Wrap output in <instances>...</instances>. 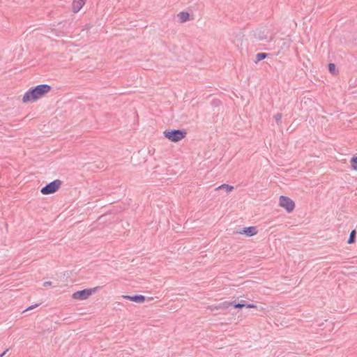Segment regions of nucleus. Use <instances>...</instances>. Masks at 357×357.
<instances>
[{
  "mask_svg": "<svg viewBox=\"0 0 357 357\" xmlns=\"http://www.w3.org/2000/svg\"><path fill=\"white\" fill-rule=\"evenodd\" d=\"M123 297L125 299H127V300H129V301L137 303H143L146 300L145 296L143 295H133V296L126 295V296H123Z\"/></svg>",
  "mask_w": 357,
  "mask_h": 357,
  "instance_id": "obj_7",
  "label": "nucleus"
},
{
  "mask_svg": "<svg viewBox=\"0 0 357 357\" xmlns=\"http://www.w3.org/2000/svg\"><path fill=\"white\" fill-rule=\"evenodd\" d=\"M282 115L281 113H277L275 116H274V119L277 123V124H280L281 123V120H282Z\"/></svg>",
  "mask_w": 357,
  "mask_h": 357,
  "instance_id": "obj_18",
  "label": "nucleus"
},
{
  "mask_svg": "<svg viewBox=\"0 0 357 357\" xmlns=\"http://www.w3.org/2000/svg\"><path fill=\"white\" fill-rule=\"evenodd\" d=\"M255 36L258 40L265 41L267 43L272 41L273 39V34H268V32L265 33L264 31H261L256 32Z\"/></svg>",
  "mask_w": 357,
  "mask_h": 357,
  "instance_id": "obj_6",
  "label": "nucleus"
},
{
  "mask_svg": "<svg viewBox=\"0 0 357 357\" xmlns=\"http://www.w3.org/2000/svg\"><path fill=\"white\" fill-rule=\"evenodd\" d=\"M180 22L183 23L189 20L190 15L188 12L182 11L178 14Z\"/></svg>",
  "mask_w": 357,
  "mask_h": 357,
  "instance_id": "obj_12",
  "label": "nucleus"
},
{
  "mask_svg": "<svg viewBox=\"0 0 357 357\" xmlns=\"http://www.w3.org/2000/svg\"><path fill=\"white\" fill-rule=\"evenodd\" d=\"M247 307V308H256L257 306L254 304H246L245 301H241L240 303H238L237 304H234V307L238 308V309H242L243 307Z\"/></svg>",
  "mask_w": 357,
  "mask_h": 357,
  "instance_id": "obj_10",
  "label": "nucleus"
},
{
  "mask_svg": "<svg viewBox=\"0 0 357 357\" xmlns=\"http://www.w3.org/2000/svg\"><path fill=\"white\" fill-rule=\"evenodd\" d=\"M238 303H236V301H233V302H228V301H225L222 303H220L218 305L215 306V307L216 309H227L229 308L230 306H233L234 307V304H237Z\"/></svg>",
  "mask_w": 357,
  "mask_h": 357,
  "instance_id": "obj_11",
  "label": "nucleus"
},
{
  "mask_svg": "<svg viewBox=\"0 0 357 357\" xmlns=\"http://www.w3.org/2000/svg\"><path fill=\"white\" fill-rule=\"evenodd\" d=\"M219 189H225V190L227 192H230L234 189V187L231 185H229L228 184L224 183L216 188V190H219Z\"/></svg>",
  "mask_w": 357,
  "mask_h": 357,
  "instance_id": "obj_15",
  "label": "nucleus"
},
{
  "mask_svg": "<svg viewBox=\"0 0 357 357\" xmlns=\"http://www.w3.org/2000/svg\"><path fill=\"white\" fill-rule=\"evenodd\" d=\"M86 0H73V11L77 13L85 4Z\"/></svg>",
  "mask_w": 357,
  "mask_h": 357,
  "instance_id": "obj_9",
  "label": "nucleus"
},
{
  "mask_svg": "<svg viewBox=\"0 0 357 357\" xmlns=\"http://www.w3.org/2000/svg\"><path fill=\"white\" fill-rule=\"evenodd\" d=\"M39 305V304H36V305H31L29 306V307H27L25 311H27V310H32L36 307H38Z\"/></svg>",
  "mask_w": 357,
  "mask_h": 357,
  "instance_id": "obj_19",
  "label": "nucleus"
},
{
  "mask_svg": "<svg viewBox=\"0 0 357 357\" xmlns=\"http://www.w3.org/2000/svg\"><path fill=\"white\" fill-rule=\"evenodd\" d=\"M279 205L285 208L288 213H291L295 208L294 202L288 197L281 195L279 199Z\"/></svg>",
  "mask_w": 357,
  "mask_h": 357,
  "instance_id": "obj_5",
  "label": "nucleus"
},
{
  "mask_svg": "<svg viewBox=\"0 0 357 357\" xmlns=\"http://www.w3.org/2000/svg\"><path fill=\"white\" fill-rule=\"evenodd\" d=\"M52 285V282L51 281H46L43 283V286L44 287H49V286H51Z\"/></svg>",
  "mask_w": 357,
  "mask_h": 357,
  "instance_id": "obj_20",
  "label": "nucleus"
},
{
  "mask_svg": "<svg viewBox=\"0 0 357 357\" xmlns=\"http://www.w3.org/2000/svg\"><path fill=\"white\" fill-rule=\"evenodd\" d=\"M268 54L264 53V52H261V53L257 54L255 63H257L265 59L266 58L268 57Z\"/></svg>",
  "mask_w": 357,
  "mask_h": 357,
  "instance_id": "obj_13",
  "label": "nucleus"
},
{
  "mask_svg": "<svg viewBox=\"0 0 357 357\" xmlns=\"http://www.w3.org/2000/svg\"><path fill=\"white\" fill-rule=\"evenodd\" d=\"M61 181L55 179L53 181L47 183L40 189V192L43 195H51L56 192L61 185Z\"/></svg>",
  "mask_w": 357,
  "mask_h": 357,
  "instance_id": "obj_3",
  "label": "nucleus"
},
{
  "mask_svg": "<svg viewBox=\"0 0 357 357\" xmlns=\"http://www.w3.org/2000/svg\"><path fill=\"white\" fill-rule=\"evenodd\" d=\"M186 134V131L181 129L165 130L164 132L165 137L173 142H177L183 139Z\"/></svg>",
  "mask_w": 357,
  "mask_h": 357,
  "instance_id": "obj_2",
  "label": "nucleus"
},
{
  "mask_svg": "<svg viewBox=\"0 0 357 357\" xmlns=\"http://www.w3.org/2000/svg\"><path fill=\"white\" fill-rule=\"evenodd\" d=\"M351 163L352 166V169L354 170H357V156H354L351 159Z\"/></svg>",
  "mask_w": 357,
  "mask_h": 357,
  "instance_id": "obj_17",
  "label": "nucleus"
},
{
  "mask_svg": "<svg viewBox=\"0 0 357 357\" xmlns=\"http://www.w3.org/2000/svg\"><path fill=\"white\" fill-rule=\"evenodd\" d=\"M328 70L331 73L335 75L337 73L336 66L333 63H330L328 64Z\"/></svg>",
  "mask_w": 357,
  "mask_h": 357,
  "instance_id": "obj_16",
  "label": "nucleus"
},
{
  "mask_svg": "<svg viewBox=\"0 0 357 357\" xmlns=\"http://www.w3.org/2000/svg\"><path fill=\"white\" fill-rule=\"evenodd\" d=\"M51 88V86L48 84H39L31 87L25 92L22 101L24 102H33L48 93Z\"/></svg>",
  "mask_w": 357,
  "mask_h": 357,
  "instance_id": "obj_1",
  "label": "nucleus"
},
{
  "mask_svg": "<svg viewBox=\"0 0 357 357\" xmlns=\"http://www.w3.org/2000/svg\"><path fill=\"white\" fill-rule=\"evenodd\" d=\"M356 231L355 229H353L350 232L349 237L348 241H347V243H349V244L354 243L355 242V240H356Z\"/></svg>",
  "mask_w": 357,
  "mask_h": 357,
  "instance_id": "obj_14",
  "label": "nucleus"
},
{
  "mask_svg": "<svg viewBox=\"0 0 357 357\" xmlns=\"http://www.w3.org/2000/svg\"><path fill=\"white\" fill-rule=\"evenodd\" d=\"M100 287H96L92 289H85L83 290L75 291L73 294L72 297L75 300L83 301L87 299L93 293H95Z\"/></svg>",
  "mask_w": 357,
  "mask_h": 357,
  "instance_id": "obj_4",
  "label": "nucleus"
},
{
  "mask_svg": "<svg viewBox=\"0 0 357 357\" xmlns=\"http://www.w3.org/2000/svg\"><path fill=\"white\" fill-rule=\"evenodd\" d=\"M8 351V349H7L6 350H5L3 353H1L0 354V357H3L6 354V352Z\"/></svg>",
  "mask_w": 357,
  "mask_h": 357,
  "instance_id": "obj_21",
  "label": "nucleus"
},
{
  "mask_svg": "<svg viewBox=\"0 0 357 357\" xmlns=\"http://www.w3.org/2000/svg\"><path fill=\"white\" fill-rule=\"evenodd\" d=\"M257 229L256 227L250 226L248 227H244L242 231H240V234H245L247 236H252L257 234Z\"/></svg>",
  "mask_w": 357,
  "mask_h": 357,
  "instance_id": "obj_8",
  "label": "nucleus"
}]
</instances>
